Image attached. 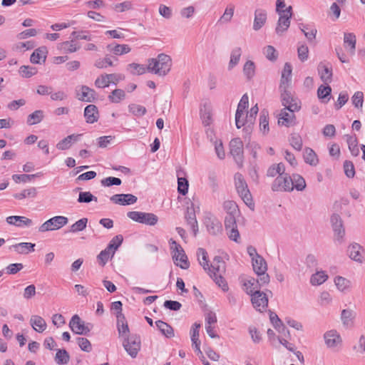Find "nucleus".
I'll return each mask as SVG.
<instances>
[{
    "label": "nucleus",
    "mask_w": 365,
    "mask_h": 365,
    "mask_svg": "<svg viewBox=\"0 0 365 365\" xmlns=\"http://www.w3.org/2000/svg\"><path fill=\"white\" fill-rule=\"evenodd\" d=\"M252 263L255 273H257V272H267V262L262 256L257 255L255 258H253L252 259Z\"/></svg>",
    "instance_id": "nucleus-39"
},
{
    "label": "nucleus",
    "mask_w": 365,
    "mask_h": 365,
    "mask_svg": "<svg viewBox=\"0 0 365 365\" xmlns=\"http://www.w3.org/2000/svg\"><path fill=\"white\" fill-rule=\"evenodd\" d=\"M36 46V43L34 41H28L26 42H18L13 46L12 49L18 52H24L28 50H31Z\"/></svg>",
    "instance_id": "nucleus-47"
},
{
    "label": "nucleus",
    "mask_w": 365,
    "mask_h": 365,
    "mask_svg": "<svg viewBox=\"0 0 365 365\" xmlns=\"http://www.w3.org/2000/svg\"><path fill=\"white\" fill-rule=\"evenodd\" d=\"M267 21V11L262 9H257L255 11L253 29L259 31Z\"/></svg>",
    "instance_id": "nucleus-24"
},
{
    "label": "nucleus",
    "mask_w": 365,
    "mask_h": 365,
    "mask_svg": "<svg viewBox=\"0 0 365 365\" xmlns=\"http://www.w3.org/2000/svg\"><path fill=\"white\" fill-rule=\"evenodd\" d=\"M268 296L264 292L260 291L251 296L252 306L260 312L266 311L268 307Z\"/></svg>",
    "instance_id": "nucleus-14"
},
{
    "label": "nucleus",
    "mask_w": 365,
    "mask_h": 365,
    "mask_svg": "<svg viewBox=\"0 0 365 365\" xmlns=\"http://www.w3.org/2000/svg\"><path fill=\"white\" fill-rule=\"evenodd\" d=\"M199 205H195L194 202L191 203L190 206L187 208L185 214V220L193 232L194 236H196L198 232V224L195 216V212L199 211Z\"/></svg>",
    "instance_id": "nucleus-13"
},
{
    "label": "nucleus",
    "mask_w": 365,
    "mask_h": 365,
    "mask_svg": "<svg viewBox=\"0 0 365 365\" xmlns=\"http://www.w3.org/2000/svg\"><path fill=\"white\" fill-rule=\"evenodd\" d=\"M81 134H71L60 140L56 144L57 149L60 150H65L70 148L73 142H76L79 140Z\"/></svg>",
    "instance_id": "nucleus-26"
},
{
    "label": "nucleus",
    "mask_w": 365,
    "mask_h": 365,
    "mask_svg": "<svg viewBox=\"0 0 365 365\" xmlns=\"http://www.w3.org/2000/svg\"><path fill=\"white\" fill-rule=\"evenodd\" d=\"M172 66L171 58L165 53H160L156 58L148 60V72L164 76L170 71Z\"/></svg>",
    "instance_id": "nucleus-2"
},
{
    "label": "nucleus",
    "mask_w": 365,
    "mask_h": 365,
    "mask_svg": "<svg viewBox=\"0 0 365 365\" xmlns=\"http://www.w3.org/2000/svg\"><path fill=\"white\" fill-rule=\"evenodd\" d=\"M84 116L88 123H93L98 119V108L95 105L90 104L84 110Z\"/></svg>",
    "instance_id": "nucleus-31"
},
{
    "label": "nucleus",
    "mask_w": 365,
    "mask_h": 365,
    "mask_svg": "<svg viewBox=\"0 0 365 365\" xmlns=\"http://www.w3.org/2000/svg\"><path fill=\"white\" fill-rule=\"evenodd\" d=\"M290 145L297 150L300 151L302 148V139L299 134H292L289 138Z\"/></svg>",
    "instance_id": "nucleus-64"
},
{
    "label": "nucleus",
    "mask_w": 365,
    "mask_h": 365,
    "mask_svg": "<svg viewBox=\"0 0 365 365\" xmlns=\"http://www.w3.org/2000/svg\"><path fill=\"white\" fill-rule=\"evenodd\" d=\"M37 196V189L34 187H31L28 189H24L19 193H15L14 197L18 200H23L25 198H34Z\"/></svg>",
    "instance_id": "nucleus-43"
},
{
    "label": "nucleus",
    "mask_w": 365,
    "mask_h": 365,
    "mask_svg": "<svg viewBox=\"0 0 365 365\" xmlns=\"http://www.w3.org/2000/svg\"><path fill=\"white\" fill-rule=\"evenodd\" d=\"M30 324L38 333H42L47 327L46 321L38 315H32L31 317Z\"/></svg>",
    "instance_id": "nucleus-30"
},
{
    "label": "nucleus",
    "mask_w": 365,
    "mask_h": 365,
    "mask_svg": "<svg viewBox=\"0 0 365 365\" xmlns=\"http://www.w3.org/2000/svg\"><path fill=\"white\" fill-rule=\"evenodd\" d=\"M117 328L120 336L127 337L129 333L128 325L123 313L116 314Z\"/></svg>",
    "instance_id": "nucleus-28"
},
{
    "label": "nucleus",
    "mask_w": 365,
    "mask_h": 365,
    "mask_svg": "<svg viewBox=\"0 0 365 365\" xmlns=\"http://www.w3.org/2000/svg\"><path fill=\"white\" fill-rule=\"evenodd\" d=\"M349 257L354 261L362 263L365 261V250L357 243H354L348 247Z\"/></svg>",
    "instance_id": "nucleus-16"
},
{
    "label": "nucleus",
    "mask_w": 365,
    "mask_h": 365,
    "mask_svg": "<svg viewBox=\"0 0 365 365\" xmlns=\"http://www.w3.org/2000/svg\"><path fill=\"white\" fill-rule=\"evenodd\" d=\"M294 189L295 188L298 191H302L306 187V182L302 176L298 174H293L291 177Z\"/></svg>",
    "instance_id": "nucleus-49"
},
{
    "label": "nucleus",
    "mask_w": 365,
    "mask_h": 365,
    "mask_svg": "<svg viewBox=\"0 0 365 365\" xmlns=\"http://www.w3.org/2000/svg\"><path fill=\"white\" fill-rule=\"evenodd\" d=\"M76 96L79 101L92 102L96 98V92L87 86H81L76 90Z\"/></svg>",
    "instance_id": "nucleus-19"
},
{
    "label": "nucleus",
    "mask_w": 365,
    "mask_h": 365,
    "mask_svg": "<svg viewBox=\"0 0 365 365\" xmlns=\"http://www.w3.org/2000/svg\"><path fill=\"white\" fill-rule=\"evenodd\" d=\"M69 361V355L65 349H58L56 354L55 361L60 365L66 364Z\"/></svg>",
    "instance_id": "nucleus-56"
},
{
    "label": "nucleus",
    "mask_w": 365,
    "mask_h": 365,
    "mask_svg": "<svg viewBox=\"0 0 365 365\" xmlns=\"http://www.w3.org/2000/svg\"><path fill=\"white\" fill-rule=\"evenodd\" d=\"M68 217L65 216H55L43 222L39 227V232H46L48 231L57 230L67 225Z\"/></svg>",
    "instance_id": "nucleus-6"
},
{
    "label": "nucleus",
    "mask_w": 365,
    "mask_h": 365,
    "mask_svg": "<svg viewBox=\"0 0 365 365\" xmlns=\"http://www.w3.org/2000/svg\"><path fill=\"white\" fill-rule=\"evenodd\" d=\"M110 201L120 205H130L137 202V197L132 194H115L110 197Z\"/></svg>",
    "instance_id": "nucleus-17"
},
{
    "label": "nucleus",
    "mask_w": 365,
    "mask_h": 365,
    "mask_svg": "<svg viewBox=\"0 0 365 365\" xmlns=\"http://www.w3.org/2000/svg\"><path fill=\"white\" fill-rule=\"evenodd\" d=\"M123 346L128 354L133 358H135L140 349V342L138 339H125L123 341Z\"/></svg>",
    "instance_id": "nucleus-20"
},
{
    "label": "nucleus",
    "mask_w": 365,
    "mask_h": 365,
    "mask_svg": "<svg viewBox=\"0 0 365 365\" xmlns=\"http://www.w3.org/2000/svg\"><path fill=\"white\" fill-rule=\"evenodd\" d=\"M123 240V237L121 235L115 236L110 242L108 245V248L112 251V255H114L115 250L120 246Z\"/></svg>",
    "instance_id": "nucleus-62"
},
{
    "label": "nucleus",
    "mask_w": 365,
    "mask_h": 365,
    "mask_svg": "<svg viewBox=\"0 0 365 365\" xmlns=\"http://www.w3.org/2000/svg\"><path fill=\"white\" fill-rule=\"evenodd\" d=\"M334 284L337 289L341 292L348 289L351 286V282L346 278L341 276H337L334 278Z\"/></svg>",
    "instance_id": "nucleus-51"
},
{
    "label": "nucleus",
    "mask_w": 365,
    "mask_h": 365,
    "mask_svg": "<svg viewBox=\"0 0 365 365\" xmlns=\"http://www.w3.org/2000/svg\"><path fill=\"white\" fill-rule=\"evenodd\" d=\"M324 340L327 347L332 350H337L342 345V338L335 329L327 331L324 334Z\"/></svg>",
    "instance_id": "nucleus-9"
},
{
    "label": "nucleus",
    "mask_w": 365,
    "mask_h": 365,
    "mask_svg": "<svg viewBox=\"0 0 365 365\" xmlns=\"http://www.w3.org/2000/svg\"><path fill=\"white\" fill-rule=\"evenodd\" d=\"M230 153L240 168L243 165V143L240 138H234L230 143Z\"/></svg>",
    "instance_id": "nucleus-11"
},
{
    "label": "nucleus",
    "mask_w": 365,
    "mask_h": 365,
    "mask_svg": "<svg viewBox=\"0 0 365 365\" xmlns=\"http://www.w3.org/2000/svg\"><path fill=\"white\" fill-rule=\"evenodd\" d=\"M43 118V111L41 110H37L28 115L26 123L29 125H33L41 122Z\"/></svg>",
    "instance_id": "nucleus-45"
},
{
    "label": "nucleus",
    "mask_w": 365,
    "mask_h": 365,
    "mask_svg": "<svg viewBox=\"0 0 365 365\" xmlns=\"http://www.w3.org/2000/svg\"><path fill=\"white\" fill-rule=\"evenodd\" d=\"M259 128H260V130L264 134H266L269 132L268 113L265 110H262L260 113Z\"/></svg>",
    "instance_id": "nucleus-53"
},
{
    "label": "nucleus",
    "mask_w": 365,
    "mask_h": 365,
    "mask_svg": "<svg viewBox=\"0 0 365 365\" xmlns=\"http://www.w3.org/2000/svg\"><path fill=\"white\" fill-rule=\"evenodd\" d=\"M48 49L46 46H41L35 49L31 55L30 61L32 63L41 64L46 60Z\"/></svg>",
    "instance_id": "nucleus-21"
},
{
    "label": "nucleus",
    "mask_w": 365,
    "mask_h": 365,
    "mask_svg": "<svg viewBox=\"0 0 365 365\" xmlns=\"http://www.w3.org/2000/svg\"><path fill=\"white\" fill-rule=\"evenodd\" d=\"M279 15V19L275 28V32L277 35L282 36L289 27L290 19L292 16V8L288 6V11Z\"/></svg>",
    "instance_id": "nucleus-12"
},
{
    "label": "nucleus",
    "mask_w": 365,
    "mask_h": 365,
    "mask_svg": "<svg viewBox=\"0 0 365 365\" xmlns=\"http://www.w3.org/2000/svg\"><path fill=\"white\" fill-rule=\"evenodd\" d=\"M19 73L23 78H30L37 73V69L30 66H21Z\"/></svg>",
    "instance_id": "nucleus-60"
},
{
    "label": "nucleus",
    "mask_w": 365,
    "mask_h": 365,
    "mask_svg": "<svg viewBox=\"0 0 365 365\" xmlns=\"http://www.w3.org/2000/svg\"><path fill=\"white\" fill-rule=\"evenodd\" d=\"M249 98L247 94H244L237 106V108L235 113V124L237 128L245 125V121L241 120V117L244 115L245 109L248 106Z\"/></svg>",
    "instance_id": "nucleus-15"
},
{
    "label": "nucleus",
    "mask_w": 365,
    "mask_h": 365,
    "mask_svg": "<svg viewBox=\"0 0 365 365\" xmlns=\"http://www.w3.org/2000/svg\"><path fill=\"white\" fill-rule=\"evenodd\" d=\"M200 118L205 126L210 125L212 123V110L208 104H204L200 110Z\"/></svg>",
    "instance_id": "nucleus-35"
},
{
    "label": "nucleus",
    "mask_w": 365,
    "mask_h": 365,
    "mask_svg": "<svg viewBox=\"0 0 365 365\" xmlns=\"http://www.w3.org/2000/svg\"><path fill=\"white\" fill-rule=\"evenodd\" d=\"M127 216L134 222L149 226H154L158 222V217L151 212L130 211L127 213Z\"/></svg>",
    "instance_id": "nucleus-5"
},
{
    "label": "nucleus",
    "mask_w": 365,
    "mask_h": 365,
    "mask_svg": "<svg viewBox=\"0 0 365 365\" xmlns=\"http://www.w3.org/2000/svg\"><path fill=\"white\" fill-rule=\"evenodd\" d=\"M356 44V36L353 33H344V46L351 55H354L355 53Z\"/></svg>",
    "instance_id": "nucleus-27"
},
{
    "label": "nucleus",
    "mask_w": 365,
    "mask_h": 365,
    "mask_svg": "<svg viewBox=\"0 0 365 365\" xmlns=\"http://www.w3.org/2000/svg\"><path fill=\"white\" fill-rule=\"evenodd\" d=\"M87 222V218H81L71 226L69 231L73 233L83 231L86 227Z\"/></svg>",
    "instance_id": "nucleus-59"
},
{
    "label": "nucleus",
    "mask_w": 365,
    "mask_h": 365,
    "mask_svg": "<svg viewBox=\"0 0 365 365\" xmlns=\"http://www.w3.org/2000/svg\"><path fill=\"white\" fill-rule=\"evenodd\" d=\"M331 88L328 85H321L317 90V96L323 102L327 103L330 100Z\"/></svg>",
    "instance_id": "nucleus-44"
},
{
    "label": "nucleus",
    "mask_w": 365,
    "mask_h": 365,
    "mask_svg": "<svg viewBox=\"0 0 365 365\" xmlns=\"http://www.w3.org/2000/svg\"><path fill=\"white\" fill-rule=\"evenodd\" d=\"M125 97V93L122 89H115L108 96V99L110 102L118 103Z\"/></svg>",
    "instance_id": "nucleus-54"
},
{
    "label": "nucleus",
    "mask_w": 365,
    "mask_h": 365,
    "mask_svg": "<svg viewBox=\"0 0 365 365\" xmlns=\"http://www.w3.org/2000/svg\"><path fill=\"white\" fill-rule=\"evenodd\" d=\"M285 172V168L283 163L274 164L269 168L267 175L269 177L281 176Z\"/></svg>",
    "instance_id": "nucleus-46"
},
{
    "label": "nucleus",
    "mask_w": 365,
    "mask_h": 365,
    "mask_svg": "<svg viewBox=\"0 0 365 365\" xmlns=\"http://www.w3.org/2000/svg\"><path fill=\"white\" fill-rule=\"evenodd\" d=\"M243 73L245 77L250 80L255 74V64L252 61H247L243 66Z\"/></svg>",
    "instance_id": "nucleus-50"
},
{
    "label": "nucleus",
    "mask_w": 365,
    "mask_h": 365,
    "mask_svg": "<svg viewBox=\"0 0 365 365\" xmlns=\"http://www.w3.org/2000/svg\"><path fill=\"white\" fill-rule=\"evenodd\" d=\"M169 244L175 264L183 269H188L190 263L181 245L173 239L169 240Z\"/></svg>",
    "instance_id": "nucleus-4"
},
{
    "label": "nucleus",
    "mask_w": 365,
    "mask_h": 365,
    "mask_svg": "<svg viewBox=\"0 0 365 365\" xmlns=\"http://www.w3.org/2000/svg\"><path fill=\"white\" fill-rule=\"evenodd\" d=\"M297 56L302 62H304L309 57V48L304 43H299L297 46Z\"/></svg>",
    "instance_id": "nucleus-55"
},
{
    "label": "nucleus",
    "mask_w": 365,
    "mask_h": 365,
    "mask_svg": "<svg viewBox=\"0 0 365 365\" xmlns=\"http://www.w3.org/2000/svg\"><path fill=\"white\" fill-rule=\"evenodd\" d=\"M128 66L130 73L133 75H142L148 71L147 67L143 64L132 63H130Z\"/></svg>",
    "instance_id": "nucleus-58"
},
{
    "label": "nucleus",
    "mask_w": 365,
    "mask_h": 365,
    "mask_svg": "<svg viewBox=\"0 0 365 365\" xmlns=\"http://www.w3.org/2000/svg\"><path fill=\"white\" fill-rule=\"evenodd\" d=\"M356 312L350 309H343L341 314V320L344 326L351 327L354 326V320L356 317Z\"/></svg>",
    "instance_id": "nucleus-29"
},
{
    "label": "nucleus",
    "mask_w": 365,
    "mask_h": 365,
    "mask_svg": "<svg viewBox=\"0 0 365 365\" xmlns=\"http://www.w3.org/2000/svg\"><path fill=\"white\" fill-rule=\"evenodd\" d=\"M258 111L259 108L257 107V105H255V106L250 108V110L247 112L246 115V120H245V125H247V126H250L251 125L253 124Z\"/></svg>",
    "instance_id": "nucleus-61"
},
{
    "label": "nucleus",
    "mask_w": 365,
    "mask_h": 365,
    "mask_svg": "<svg viewBox=\"0 0 365 365\" xmlns=\"http://www.w3.org/2000/svg\"><path fill=\"white\" fill-rule=\"evenodd\" d=\"M318 72L324 84L328 85L331 82L333 76L331 67L322 62L318 66Z\"/></svg>",
    "instance_id": "nucleus-22"
},
{
    "label": "nucleus",
    "mask_w": 365,
    "mask_h": 365,
    "mask_svg": "<svg viewBox=\"0 0 365 365\" xmlns=\"http://www.w3.org/2000/svg\"><path fill=\"white\" fill-rule=\"evenodd\" d=\"M57 48L63 53H69L77 51L79 49V46L75 40H71L58 43Z\"/></svg>",
    "instance_id": "nucleus-34"
},
{
    "label": "nucleus",
    "mask_w": 365,
    "mask_h": 365,
    "mask_svg": "<svg viewBox=\"0 0 365 365\" xmlns=\"http://www.w3.org/2000/svg\"><path fill=\"white\" fill-rule=\"evenodd\" d=\"M345 138L351 155L355 157L358 156L359 155V149L356 137L355 135H346Z\"/></svg>",
    "instance_id": "nucleus-41"
},
{
    "label": "nucleus",
    "mask_w": 365,
    "mask_h": 365,
    "mask_svg": "<svg viewBox=\"0 0 365 365\" xmlns=\"http://www.w3.org/2000/svg\"><path fill=\"white\" fill-rule=\"evenodd\" d=\"M327 279L328 275L324 272H317L312 275L310 282L314 286H318L326 282Z\"/></svg>",
    "instance_id": "nucleus-48"
},
{
    "label": "nucleus",
    "mask_w": 365,
    "mask_h": 365,
    "mask_svg": "<svg viewBox=\"0 0 365 365\" xmlns=\"http://www.w3.org/2000/svg\"><path fill=\"white\" fill-rule=\"evenodd\" d=\"M155 324L161 334L165 337L172 338L174 336V329L168 323L161 320H158L155 322Z\"/></svg>",
    "instance_id": "nucleus-37"
},
{
    "label": "nucleus",
    "mask_w": 365,
    "mask_h": 365,
    "mask_svg": "<svg viewBox=\"0 0 365 365\" xmlns=\"http://www.w3.org/2000/svg\"><path fill=\"white\" fill-rule=\"evenodd\" d=\"M200 328V324L197 323H195L190 330V338L192 341V346H197L200 344V341L199 340V329Z\"/></svg>",
    "instance_id": "nucleus-57"
},
{
    "label": "nucleus",
    "mask_w": 365,
    "mask_h": 365,
    "mask_svg": "<svg viewBox=\"0 0 365 365\" xmlns=\"http://www.w3.org/2000/svg\"><path fill=\"white\" fill-rule=\"evenodd\" d=\"M242 53V51L240 47H235L232 50L227 66L229 71L232 70L239 63Z\"/></svg>",
    "instance_id": "nucleus-36"
},
{
    "label": "nucleus",
    "mask_w": 365,
    "mask_h": 365,
    "mask_svg": "<svg viewBox=\"0 0 365 365\" xmlns=\"http://www.w3.org/2000/svg\"><path fill=\"white\" fill-rule=\"evenodd\" d=\"M243 290L249 295L252 296L256 292H260L257 282L253 277H249L243 281Z\"/></svg>",
    "instance_id": "nucleus-25"
},
{
    "label": "nucleus",
    "mask_w": 365,
    "mask_h": 365,
    "mask_svg": "<svg viewBox=\"0 0 365 365\" xmlns=\"http://www.w3.org/2000/svg\"><path fill=\"white\" fill-rule=\"evenodd\" d=\"M273 191L291 192L294 190L291 177L284 173L281 176H277L272 185Z\"/></svg>",
    "instance_id": "nucleus-7"
},
{
    "label": "nucleus",
    "mask_w": 365,
    "mask_h": 365,
    "mask_svg": "<svg viewBox=\"0 0 365 365\" xmlns=\"http://www.w3.org/2000/svg\"><path fill=\"white\" fill-rule=\"evenodd\" d=\"M235 12V6L232 4L228 5L223 13V14L220 17L217 21L218 24H225L232 21V19L234 16Z\"/></svg>",
    "instance_id": "nucleus-40"
},
{
    "label": "nucleus",
    "mask_w": 365,
    "mask_h": 365,
    "mask_svg": "<svg viewBox=\"0 0 365 365\" xmlns=\"http://www.w3.org/2000/svg\"><path fill=\"white\" fill-rule=\"evenodd\" d=\"M299 27L302 32L304 34L305 37L309 42H312L315 38L317 34L316 28L310 26L308 24H300Z\"/></svg>",
    "instance_id": "nucleus-38"
},
{
    "label": "nucleus",
    "mask_w": 365,
    "mask_h": 365,
    "mask_svg": "<svg viewBox=\"0 0 365 365\" xmlns=\"http://www.w3.org/2000/svg\"><path fill=\"white\" fill-rule=\"evenodd\" d=\"M107 50L116 56H121L123 54L128 53L131 48L127 44H108Z\"/></svg>",
    "instance_id": "nucleus-33"
},
{
    "label": "nucleus",
    "mask_w": 365,
    "mask_h": 365,
    "mask_svg": "<svg viewBox=\"0 0 365 365\" xmlns=\"http://www.w3.org/2000/svg\"><path fill=\"white\" fill-rule=\"evenodd\" d=\"M234 180L238 195L247 206H248L251 210H254L255 203L253 202L252 194L243 175L240 173H237L235 175Z\"/></svg>",
    "instance_id": "nucleus-3"
},
{
    "label": "nucleus",
    "mask_w": 365,
    "mask_h": 365,
    "mask_svg": "<svg viewBox=\"0 0 365 365\" xmlns=\"http://www.w3.org/2000/svg\"><path fill=\"white\" fill-rule=\"evenodd\" d=\"M303 156L306 163L312 166H315L318 164L319 160L317 156L312 148H305Z\"/></svg>",
    "instance_id": "nucleus-42"
},
{
    "label": "nucleus",
    "mask_w": 365,
    "mask_h": 365,
    "mask_svg": "<svg viewBox=\"0 0 365 365\" xmlns=\"http://www.w3.org/2000/svg\"><path fill=\"white\" fill-rule=\"evenodd\" d=\"M294 112L289 111L287 108H284L279 115L278 124L286 127L294 125L295 121Z\"/></svg>",
    "instance_id": "nucleus-18"
},
{
    "label": "nucleus",
    "mask_w": 365,
    "mask_h": 365,
    "mask_svg": "<svg viewBox=\"0 0 365 365\" xmlns=\"http://www.w3.org/2000/svg\"><path fill=\"white\" fill-rule=\"evenodd\" d=\"M281 92V101L282 106L289 111H299L301 103L298 98L293 96L289 90H282Z\"/></svg>",
    "instance_id": "nucleus-8"
},
{
    "label": "nucleus",
    "mask_w": 365,
    "mask_h": 365,
    "mask_svg": "<svg viewBox=\"0 0 365 365\" xmlns=\"http://www.w3.org/2000/svg\"><path fill=\"white\" fill-rule=\"evenodd\" d=\"M269 319H270V322L272 324V325L274 326V327L279 332L283 333L285 331V330H286L285 327L284 326V324H282L280 319L278 317V316L274 312H270Z\"/></svg>",
    "instance_id": "nucleus-52"
},
{
    "label": "nucleus",
    "mask_w": 365,
    "mask_h": 365,
    "mask_svg": "<svg viewBox=\"0 0 365 365\" xmlns=\"http://www.w3.org/2000/svg\"><path fill=\"white\" fill-rule=\"evenodd\" d=\"M35 244L31 242H20L13 245L10 247V250H13L18 254H28L34 252Z\"/></svg>",
    "instance_id": "nucleus-32"
},
{
    "label": "nucleus",
    "mask_w": 365,
    "mask_h": 365,
    "mask_svg": "<svg viewBox=\"0 0 365 365\" xmlns=\"http://www.w3.org/2000/svg\"><path fill=\"white\" fill-rule=\"evenodd\" d=\"M6 221L8 224L16 227H30L33 224V222L31 219L24 216H9L6 217Z\"/></svg>",
    "instance_id": "nucleus-23"
},
{
    "label": "nucleus",
    "mask_w": 365,
    "mask_h": 365,
    "mask_svg": "<svg viewBox=\"0 0 365 365\" xmlns=\"http://www.w3.org/2000/svg\"><path fill=\"white\" fill-rule=\"evenodd\" d=\"M197 260L200 264L203 267L210 277L223 291L228 290V286L226 283L223 274L226 272V264L220 256L214 257L212 262L210 264L208 255L206 250L203 248H198L197 250Z\"/></svg>",
    "instance_id": "nucleus-1"
},
{
    "label": "nucleus",
    "mask_w": 365,
    "mask_h": 365,
    "mask_svg": "<svg viewBox=\"0 0 365 365\" xmlns=\"http://www.w3.org/2000/svg\"><path fill=\"white\" fill-rule=\"evenodd\" d=\"M92 327L91 324H86L78 314L73 315L69 322V327L71 331L73 333L80 335L87 334L90 332Z\"/></svg>",
    "instance_id": "nucleus-10"
},
{
    "label": "nucleus",
    "mask_w": 365,
    "mask_h": 365,
    "mask_svg": "<svg viewBox=\"0 0 365 365\" xmlns=\"http://www.w3.org/2000/svg\"><path fill=\"white\" fill-rule=\"evenodd\" d=\"M263 53L266 58L271 61H275L278 57V53L272 46H265L263 48Z\"/></svg>",
    "instance_id": "nucleus-63"
}]
</instances>
